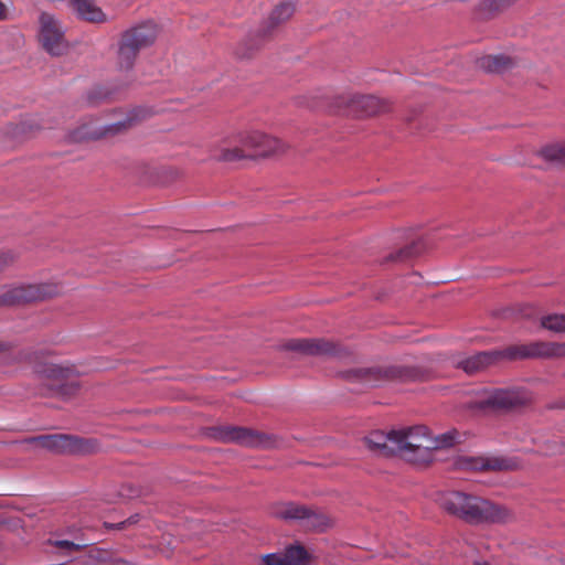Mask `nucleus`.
<instances>
[{
	"label": "nucleus",
	"mask_w": 565,
	"mask_h": 565,
	"mask_svg": "<svg viewBox=\"0 0 565 565\" xmlns=\"http://www.w3.org/2000/svg\"><path fill=\"white\" fill-rule=\"evenodd\" d=\"M157 33L158 31L156 24L152 22H147L127 30L122 34L121 39L136 50L140 51L154 42Z\"/></svg>",
	"instance_id": "f8f14e48"
},
{
	"label": "nucleus",
	"mask_w": 565,
	"mask_h": 565,
	"mask_svg": "<svg viewBox=\"0 0 565 565\" xmlns=\"http://www.w3.org/2000/svg\"><path fill=\"white\" fill-rule=\"evenodd\" d=\"M463 435L459 431L452 429L440 434L438 436H433L434 446H431V451L441 448L451 447L462 440Z\"/></svg>",
	"instance_id": "4be33fe9"
},
{
	"label": "nucleus",
	"mask_w": 565,
	"mask_h": 565,
	"mask_svg": "<svg viewBox=\"0 0 565 565\" xmlns=\"http://www.w3.org/2000/svg\"><path fill=\"white\" fill-rule=\"evenodd\" d=\"M532 398L530 392L523 388H493L477 392L471 402L472 408H508L526 404Z\"/></svg>",
	"instance_id": "20e7f679"
},
{
	"label": "nucleus",
	"mask_w": 565,
	"mask_h": 565,
	"mask_svg": "<svg viewBox=\"0 0 565 565\" xmlns=\"http://www.w3.org/2000/svg\"><path fill=\"white\" fill-rule=\"evenodd\" d=\"M241 143L247 150H252L255 156L262 157L282 153L287 149L284 141L262 131L247 132L242 138Z\"/></svg>",
	"instance_id": "1a4fd4ad"
},
{
	"label": "nucleus",
	"mask_w": 565,
	"mask_h": 565,
	"mask_svg": "<svg viewBox=\"0 0 565 565\" xmlns=\"http://www.w3.org/2000/svg\"><path fill=\"white\" fill-rule=\"evenodd\" d=\"M475 565H490V564L484 561H478L475 563Z\"/></svg>",
	"instance_id": "7c9ffc66"
},
{
	"label": "nucleus",
	"mask_w": 565,
	"mask_h": 565,
	"mask_svg": "<svg viewBox=\"0 0 565 565\" xmlns=\"http://www.w3.org/2000/svg\"><path fill=\"white\" fill-rule=\"evenodd\" d=\"M273 514L284 520L302 521L306 526L320 531L332 524L331 519L324 513L294 502H280L275 504L273 507Z\"/></svg>",
	"instance_id": "39448f33"
},
{
	"label": "nucleus",
	"mask_w": 565,
	"mask_h": 565,
	"mask_svg": "<svg viewBox=\"0 0 565 565\" xmlns=\"http://www.w3.org/2000/svg\"><path fill=\"white\" fill-rule=\"evenodd\" d=\"M494 352H480L465 360H456L454 363L465 370L467 373H473L489 364L494 360Z\"/></svg>",
	"instance_id": "f3484780"
},
{
	"label": "nucleus",
	"mask_w": 565,
	"mask_h": 565,
	"mask_svg": "<svg viewBox=\"0 0 565 565\" xmlns=\"http://www.w3.org/2000/svg\"><path fill=\"white\" fill-rule=\"evenodd\" d=\"M242 436L239 433H236L235 435L231 436L230 439H233V440H241Z\"/></svg>",
	"instance_id": "c756f323"
},
{
	"label": "nucleus",
	"mask_w": 565,
	"mask_h": 565,
	"mask_svg": "<svg viewBox=\"0 0 565 565\" xmlns=\"http://www.w3.org/2000/svg\"><path fill=\"white\" fill-rule=\"evenodd\" d=\"M512 354L519 355V356H534V355L544 354V352L540 350V347L537 344H535L530 348L524 347V348L518 349V351Z\"/></svg>",
	"instance_id": "a878e982"
},
{
	"label": "nucleus",
	"mask_w": 565,
	"mask_h": 565,
	"mask_svg": "<svg viewBox=\"0 0 565 565\" xmlns=\"http://www.w3.org/2000/svg\"><path fill=\"white\" fill-rule=\"evenodd\" d=\"M9 257L6 255H0V269L4 267L9 263Z\"/></svg>",
	"instance_id": "cd10ccee"
},
{
	"label": "nucleus",
	"mask_w": 565,
	"mask_h": 565,
	"mask_svg": "<svg viewBox=\"0 0 565 565\" xmlns=\"http://www.w3.org/2000/svg\"><path fill=\"white\" fill-rule=\"evenodd\" d=\"M543 328L553 332H565V316L564 315H550L543 317L541 320Z\"/></svg>",
	"instance_id": "b1692460"
},
{
	"label": "nucleus",
	"mask_w": 565,
	"mask_h": 565,
	"mask_svg": "<svg viewBox=\"0 0 565 565\" xmlns=\"http://www.w3.org/2000/svg\"><path fill=\"white\" fill-rule=\"evenodd\" d=\"M396 454L408 461L426 463L431 461L433 436L425 426H414L393 430Z\"/></svg>",
	"instance_id": "f03ea898"
},
{
	"label": "nucleus",
	"mask_w": 565,
	"mask_h": 565,
	"mask_svg": "<svg viewBox=\"0 0 565 565\" xmlns=\"http://www.w3.org/2000/svg\"><path fill=\"white\" fill-rule=\"evenodd\" d=\"M439 502L445 510L470 523L503 522L510 516L503 507L462 492L444 493Z\"/></svg>",
	"instance_id": "f257e3e1"
},
{
	"label": "nucleus",
	"mask_w": 565,
	"mask_h": 565,
	"mask_svg": "<svg viewBox=\"0 0 565 565\" xmlns=\"http://www.w3.org/2000/svg\"><path fill=\"white\" fill-rule=\"evenodd\" d=\"M38 448L57 454H89L96 448L90 440H84L70 435H45L32 440Z\"/></svg>",
	"instance_id": "6e6552de"
},
{
	"label": "nucleus",
	"mask_w": 565,
	"mask_h": 565,
	"mask_svg": "<svg viewBox=\"0 0 565 565\" xmlns=\"http://www.w3.org/2000/svg\"><path fill=\"white\" fill-rule=\"evenodd\" d=\"M128 125H130V120H118L110 125H103L94 130L86 131L84 136L89 138H97L108 132H118L121 128H125Z\"/></svg>",
	"instance_id": "5701e85b"
},
{
	"label": "nucleus",
	"mask_w": 565,
	"mask_h": 565,
	"mask_svg": "<svg viewBox=\"0 0 565 565\" xmlns=\"http://www.w3.org/2000/svg\"><path fill=\"white\" fill-rule=\"evenodd\" d=\"M356 375L369 383L375 382L382 377L388 376L387 371H382L380 369L359 370V371H356Z\"/></svg>",
	"instance_id": "393cba45"
},
{
	"label": "nucleus",
	"mask_w": 565,
	"mask_h": 565,
	"mask_svg": "<svg viewBox=\"0 0 565 565\" xmlns=\"http://www.w3.org/2000/svg\"><path fill=\"white\" fill-rule=\"evenodd\" d=\"M309 561L307 551L299 546H290L285 552L266 554L260 557L259 565H306Z\"/></svg>",
	"instance_id": "9d476101"
},
{
	"label": "nucleus",
	"mask_w": 565,
	"mask_h": 565,
	"mask_svg": "<svg viewBox=\"0 0 565 565\" xmlns=\"http://www.w3.org/2000/svg\"><path fill=\"white\" fill-rule=\"evenodd\" d=\"M38 41L42 49L53 56L68 51L64 24L52 13L41 12L38 19Z\"/></svg>",
	"instance_id": "7ed1b4c3"
},
{
	"label": "nucleus",
	"mask_w": 565,
	"mask_h": 565,
	"mask_svg": "<svg viewBox=\"0 0 565 565\" xmlns=\"http://www.w3.org/2000/svg\"><path fill=\"white\" fill-rule=\"evenodd\" d=\"M396 440L393 430L388 434L373 431L365 438V445L369 450L380 456L396 454Z\"/></svg>",
	"instance_id": "ddd939ff"
},
{
	"label": "nucleus",
	"mask_w": 565,
	"mask_h": 565,
	"mask_svg": "<svg viewBox=\"0 0 565 565\" xmlns=\"http://www.w3.org/2000/svg\"><path fill=\"white\" fill-rule=\"evenodd\" d=\"M353 103L367 116H372L387 109L385 100L376 96H360Z\"/></svg>",
	"instance_id": "6ab92c4d"
},
{
	"label": "nucleus",
	"mask_w": 565,
	"mask_h": 565,
	"mask_svg": "<svg viewBox=\"0 0 565 565\" xmlns=\"http://www.w3.org/2000/svg\"><path fill=\"white\" fill-rule=\"evenodd\" d=\"M286 348L308 355H333L337 348L333 343L321 339H297L286 344Z\"/></svg>",
	"instance_id": "9b49d317"
},
{
	"label": "nucleus",
	"mask_w": 565,
	"mask_h": 565,
	"mask_svg": "<svg viewBox=\"0 0 565 565\" xmlns=\"http://www.w3.org/2000/svg\"><path fill=\"white\" fill-rule=\"evenodd\" d=\"M7 7L0 1V20H4L7 18Z\"/></svg>",
	"instance_id": "bb28decb"
},
{
	"label": "nucleus",
	"mask_w": 565,
	"mask_h": 565,
	"mask_svg": "<svg viewBox=\"0 0 565 565\" xmlns=\"http://www.w3.org/2000/svg\"><path fill=\"white\" fill-rule=\"evenodd\" d=\"M139 51L132 47L129 43L120 40L118 54H117V65L122 71H128L132 67Z\"/></svg>",
	"instance_id": "aec40b11"
},
{
	"label": "nucleus",
	"mask_w": 565,
	"mask_h": 565,
	"mask_svg": "<svg viewBox=\"0 0 565 565\" xmlns=\"http://www.w3.org/2000/svg\"><path fill=\"white\" fill-rule=\"evenodd\" d=\"M60 546H66V547H75L76 545L74 543H71L68 541H61L57 543Z\"/></svg>",
	"instance_id": "c85d7f7f"
},
{
	"label": "nucleus",
	"mask_w": 565,
	"mask_h": 565,
	"mask_svg": "<svg viewBox=\"0 0 565 565\" xmlns=\"http://www.w3.org/2000/svg\"><path fill=\"white\" fill-rule=\"evenodd\" d=\"M72 7L77 15L89 22H105L107 20L103 10L93 0H72Z\"/></svg>",
	"instance_id": "4468645a"
},
{
	"label": "nucleus",
	"mask_w": 565,
	"mask_h": 565,
	"mask_svg": "<svg viewBox=\"0 0 565 565\" xmlns=\"http://www.w3.org/2000/svg\"><path fill=\"white\" fill-rule=\"evenodd\" d=\"M462 468L471 469V470H482V469H514L518 467V463L512 460H494L489 461L484 458H465L461 462Z\"/></svg>",
	"instance_id": "2eb2a0df"
},
{
	"label": "nucleus",
	"mask_w": 565,
	"mask_h": 565,
	"mask_svg": "<svg viewBox=\"0 0 565 565\" xmlns=\"http://www.w3.org/2000/svg\"><path fill=\"white\" fill-rule=\"evenodd\" d=\"M540 156L548 162L565 164V141H555L544 146L540 150Z\"/></svg>",
	"instance_id": "412c9836"
},
{
	"label": "nucleus",
	"mask_w": 565,
	"mask_h": 565,
	"mask_svg": "<svg viewBox=\"0 0 565 565\" xmlns=\"http://www.w3.org/2000/svg\"><path fill=\"white\" fill-rule=\"evenodd\" d=\"M40 376L47 385L63 395H71L79 386L77 373L74 367L64 364L45 363L39 369Z\"/></svg>",
	"instance_id": "423d86ee"
},
{
	"label": "nucleus",
	"mask_w": 565,
	"mask_h": 565,
	"mask_svg": "<svg viewBox=\"0 0 565 565\" xmlns=\"http://www.w3.org/2000/svg\"><path fill=\"white\" fill-rule=\"evenodd\" d=\"M295 4L291 1H285L276 6L267 19V31L273 30L274 28L289 20L295 13Z\"/></svg>",
	"instance_id": "a211bd4d"
},
{
	"label": "nucleus",
	"mask_w": 565,
	"mask_h": 565,
	"mask_svg": "<svg viewBox=\"0 0 565 565\" xmlns=\"http://www.w3.org/2000/svg\"><path fill=\"white\" fill-rule=\"evenodd\" d=\"M62 291L63 286L57 281L20 285L9 289L4 295V300L12 305L38 301L55 297Z\"/></svg>",
	"instance_id": "0eeeda50"
},
{
	"label": "nucleus",
	"mask_w": 565,
	"mask_h": 565,
	"mask_svg": "<svg viewBox=\"0 0 565 565\" xmlns=\"http://www.w3.org/2000/svg\"><path fill=\"white\" fill-rule=\"evenodd\" d=\"M249 157H252V154L247 152V149L243 145L230 147L221 143L214 148L212 153V159L224 162H233Z\"/></svg>",
	"instance_id": "dca6fc26"
},
{
	"label": "nucleus",
	"mask_w": 565,
	"mask_h": 565,
	"mask_svg": "<svg viewBox=\"0 0 565 565\" xmlns=\"http://www.w3.org/2000/svg\"><path fill=\"white\" fill-rule=\"evenodd\" d=\"M4 349V345L0 343V352Z\"/></svg>",
	"instance_id": "2f4dec72"
}]
</instances>
